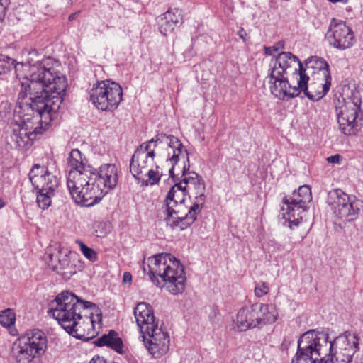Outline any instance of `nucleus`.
<instances>
[{
	"instance_id": "f257e3e1",
	"label": "nucleus",
	"mask_w": 363,
	"mask_h": 363,
	"mask_svg": "<svg viewBox=\"0 0 363 363\" xmlns=\"http://www.w3.org/2000/svg\"><path fill=\"white\" fill-rule=\"evenodd\" d=\"M38 55V52L35 49L28 53L30 83L28 87L30 97L26 100V92L21 91L15 108L19 104L33 107V104L39 101L42 105L39 106V108H33V115L38 112H49L50 116H54L63 101L67 87L66 79L54 69L52 58L46 57L35 61L34 57Z\"/></svg>"
},
{
	"instance_id": "f03ea898",
	"label": "nucleus",
	"mask_w": 363,
	"mask_h": 363,
	"mask_svg": "<svg viewBox=\"0 0 363 363\" xmlns=\"http://www.w3.org/2000/svg\"><path fill=\"white\" fill-rule=\"evenodd\" d=\"M181 177L167 194L163 208L167 225L184 230L196 220L206 196L204 181L197 173L188 172Z\"/></svg>"
},
{
	"instance_id": "7ed1b4c3",
	"label": "nucleus",
	"mask_w": 363,
	"mask_h": 363,
	"mask_svg": "<svg viewBox=\"0 0 363 363\" xmlns=\"http://www.w3.org/2000/svg\"><path fill=\"white\" fill-rule=\"evenodd\" d=\"M99 311L95 303L84 301L73 293L63 291L50 303L48 313L69 335L77 339H86L82 325H93L94 313Z\"/></svg>"
},
{
	"instance_id": "20e7f679",
	"label": "nucleus",
	"mask_w": 363,
	"mask_h": 363,
	"mask_svg": "<svg viewBox=\"0 0 363 363\" xmlns=\"http://www.w3.org/2000/svg\"><path fill=\"white\" fill-rule=\"evenodd\" d=\"M143 272L157 286H164L171 294H182L185 289L186 277L179 260L169 253L157 254L144 260Z\"/></svg>"
},
{
	"instance_id": "39448f33",
	"label": "nucleus",
	"mask_w": 363,
	"mask_h": 363,
	"mask_svg": "<svg viewBox=\"0 0 363 363\" xmlns=\"http://www.w3.org/2000/svg\"><path fill=\"white\" fill-rule=\"evenodd\" d=\"M42 103L37 101L33 104V107L26 104H19L14 108V119L16 124L10 140L14 143L16 147L28 149L37 138L46 130L54 116H50L49 112H38L33 115V108H39Z\"/></svg>"
},
{
	"instance_id": "423d86ee",
	"label": "nucleus",
	"mask_w": 363,
	"mask_h": 363,
	"mask_svg": "<svg viewBox=\"0 0 363 363\" xmlns=\"http://www.w3.org/2000/svg\"><path fill=\"white\" fill-rule=\"evenodd\" d=\"M297 86H292L297 90L298 96L301 92L311 101L323 98L329 91L331 85V76L329 65L325 60L318 57H312L306 62L305 70L295 73Z\"/></svg>"
},
{
	"instance_id": "0eeeda50",
	"label": "nucleus",
	"mask_w": 363,
	"mask_h": 363,
	"mask_svg": "<svg viewBox=\"0 0 363 363\" xmlns=\"http://www.w3.org/2000/svg\"><path fill=\"white\" fill-rule=\"evenodd\" d=\"M86 180L84 186L74 196V201L82 206L89 207L98 203L116 186L118 169L114 164H103L97 172L91 167L90 176Z\"/></svg>"
},
{
	"instance_id": "6e6552de",
	"label": "nucleus",
	"mask_w": 363,
	"mask_h": 363,
	"mask_svg": "<svg viewBox=\"0 0 363 363\" xmlns=\"http://www.w3.org/2000/svg\"><path fill=\"white\" fill-rule=\"evenodd\" d=\"M362 99L354 86H344L335 103V113L340 130L346 135H356L363 126Z\"/></svg>"
},
{
	"instance_id": "1a4fd4ad",
	"label": "nucleus",
	"mask_w": 363,
	"mask_h": 363,
	"mask_svg": "<svg viewBox=\"0 0 363 363\" xmlns=\"http://www.w3.org/2000/svg\"><path fill=\"white\" fill-rule=\"evenodd\" d=\"M298 65V73L305 70L298 58L289 52H282L272 61L271 68L268 77L271 93L279 99L285 98H294L297 95V90L292 88L287 77L285 76L288 69Z\"/></svg>"
},
{
	"instance_id": "9d476101",
	"label": "nucleus",
	"mask_w": 363,
	"mask_h": 363,
	"mask_svg": "<svg viewBox=\"0 0 363 363\" xmlns=\"http://www.w3.org/2000/svg\"><path fill=\"white\" fill-rule=\"evenodd\" d=\"M29 179L37 190L36 202L39 208L48 209L52 205V199L60 186V178L38 164L33 165L29 172Z\"/></svg>"
},
{
	"instance_id": "9b49d317",
	"label": "nucleus",
	"mask_w": 363,
	"mask_h": 363,
	"mask_svg": "<svg viewBox=\"0 0 363 363\" xmlns=\"http://www.w3.org/2000/svg\"><path fill=\"white\" fill-rule=\"evenodd\" d=\"M90 101L102 111H113L123 99V89L119 84L110 80L97 82L89 91Z\"/></svg>"
},
{
	"instance_id": "f8f14e48",
	"label": "nucleus",
	"mask_w": 363,
	"mask_h": 363,
	"mask_svg": "<svg viewBox=\"0 0 363 363\" xmlns=\"http://www.w3.org/2000/svg\"><path fill=\"white\" fill-rule=\"evenodd\" d=\"M311 201V190L308 185H303L291 196L284 197L283 202L286 206L281 208L282 217L289 222L291 228L302 222Z\"/></svg>"
},
{
	"instance_id": "ddd939ff",
	"label": "nucleus",
	"mask_w": 363,
	"mask_h": 363,
	"mask_svg": "<svg viewBox=\"0 0 363 363\" xmlns=\"http://www.w3.org/2000/svg\"><path fill=\"white\" fill-rule=\"evenodd\" d=\"M359 337L350 331H345L333 340H329L328 357L330 363H351L355 353L359 350Z\"/></svg>"
},
{
	"instance_id": "4468645a",
	"label": "nucleus",
	"mask_w": 363,
	"mask_h": 363,
	"mask_svg": "<svg viewBox=\"0 0 363 363\" xmlns=\"http://www.w3.org/2000/svg\"><path fill=\"white\" fill-rule=\"evenodd\" d=\"M326 203L334 216L343 222L354 221L360 213L359 201L356 196L347 194L340 189L330 191Z\"/></svg>"
},
{
	"instance_id": "2eb2a0df",
	"label": "nucleus",
	"mask_w": 363,
	"mask_h": 363,
	"mask_svg": "<svg viewBox=\"0 0 363 363\" xmlns=\"http://www.w3.org/2000/svg\"><path fill=\"white\" fill-rule=\"evenodd\" d=\"M328 347V334L311 330L299 337L296 352L299 355L319 363L322 359H327Z\"/></svg>"
},
{
	"instance_id": "dca6fc26",
	"label": "nucleus",
	"mask_w": 363,
	"mask_h": 363,
	"mask_svg": "<svg viewBox=\"0 0 363 363\" xmlns=\"http://www.w3.org/2000/svg\"><path fill=\"white\" fill-rule=\"evenodd\" d=\"M67 164L70 169L67 178V186L74 200V196L77 195V191H80L88 176H90L91 167L86 164V160L82 157V152L78 149H73L70 152Z\"/></svg>"
},
{
	"instance_id": "f3484780",
	"label": "nucleus",
	"mask_w": 363,
	"mask_h": 363,
	"mask_svg": "<svg viewBox=\"0 0 363 363\" xmlns=\"http://www.w3.org/2000/svg\"><path fill=\"white\" fill-rule=\"evenodd\" d=\"M155 145L152 140L140 144L132 156L130 163V171L138 180L143 176L145 171L155 166Z\"/></svg>"
},
{
	"instance_id": "a211bd4d",
	"label": "nucleus",
	"mask_w": 363,
	"mask_h": 363,
	"mask_svg": "<svg viewBox=\"0 0 363 363\" xmlns=\"http://www.w3.org/2000/svg\"><path fill=\"white\" fill-rule=\"evenodd\" d=\"M325 38L330 45L343 50L353 45L354 39L352 29L342 21L332 18Z\"/></svg>"
},
{
	"instance_id": "6ab92c4d",
	"label": "nucleus",
	"mask_w": 363,
	"mask_h": 363,
	"mask_svg": "<svg viewBox=\"0 0 363 363\" xmlns=\"http://www.w3.org/2000/svg\"><path fill=\"white\" fill-rule=\"evenodd\" d=\"M142 337L146 349L154 358H160L169 351V337L161 327H155L149 333L142 334Z\"/></svg>"
},
{
	"instance_id": "aec40b11",
	"label": "nucleus",
	"mask_w": 363,
	"mask_h": 363,
	"mask_svg": "<svg viewBox=\"0 0 363 363\" xmlns=\"http://www.w3.org/2000/svg\"><path fill=\"white\" fill-rule=\"evenodd\" d=\"M134 315L141 334L149 333V331L158 326L154 311L150 304L140 302L134 308Z\"/></svg>"
},
{
	"instance_id": "412c9836",
	"label": "nucleus",
	"mask_w": 363,
	"mask_h": 363,
	"mask_svg": "<svg viewBox=\"0 0 363 363\" xmlns=\"http://www.w3.org/2000/svg\"><path fill=\"white\" fill-rule=\"evenodd\" d=\"M77 255L75 252L60 247L56 254L49 255L48 264L54 271L57 272L68 269V273L72 275L76 272L74 261Z\"/></svg>"
},
{
	"instance_id": "4be33fe9",
	"label": "nucleus",
	"mask_w": 363,
	"mask_h": 363,
	"mask_svg": "<svg viewBox=\"0 0 363 363\" xmlns=\"http://www.w3.org/2000/svg\"><path fill=\"white\" fill-rule=\"evenodd\" d=\"M19 339L37 357L44 354L47 349V336L41 330H28Z\"/></svg>"
},
{
	"instance_id": "5701e85b",
	"label": "nucleus",
	"mask_w": 363,
	"mask_h": 363,
	"mask_svg": "<svg viewBox=\"0 0 363 363\" xmlns=\"http://www.w3.org/2000/svg\"><path fill=\"white\" fill-rule=\"evenodd\" d=\"M167 162H169L171 167L169 170V176L174 178V170L176 165L179 163L181 160H183V167H182L181 172L182 174H188V172H191L189 170L190 164H189V156L187 150L185 146L182 144L177 147H173V149L169 150L167 152Z\"/></svg>"
},
{
	"instance_id": "b1692460",
	"label": "nucleus",
	"mask_w": 363,
	"mask_h": 363,
	"mask_svg": "<svg viewBox=\"0 0 363 363\" xmlns=\"http://www.w3.org/2000/svg\"><path fill=\"white\" fill-rule=\"evenodd\" d=\"M158 28L163 35L172 33L175 27L182 23V11L178 8L169 9L157 18Z\"/></svg>"
},
{
	"instance_id": "393cba45",
	"label": "nucleus",
	"mask_w": 363,
	"mask_h": 363,
	"mask_svg": "<svg viewBox=\"0 0 363 363\" xmlns=\"http://www.w3.org/2000/svg\"><path fill=\"white\" fill-rule=\"evenodd\" d=\"M253 306L256 314L257 328H262L265 325L272 324L277 320L278 313L274 305L255 303Z\"/></svg>"
},
{
	"instance_id": "a878e982",
	"label": "nucleus",
	"mask_w": 363,
	"mask_h": 363,
	"mask_svg": "<svg viewBox=\"0 0 363 363\" xmlns=\"http://www.w3.org/2000/svg\"><path fill=\"white\" fill-rule=\"evenodd\" d=\"M256 314L253 304L250 307L240 308L236 316L235 325L240 331L257 328Z\"/></svg>"
},
{
	"instance_id": "bb28decb",
	"label": "nucleus",
	"mask_w": 363,
	"mask_h": 363,
	"mask_svg": "<svg viewBox=\"0 0 363 363\" xmlns=\"http://www.w3.org/2000/svg\"><path fill=\"white\" fill-rule=\"evenodd\" d=\"M95 343L99 347L107 346L118 354L125 353L123 341L114 330H111L108 334L103 335L95 341Z\"/></svg>"
},
{
	"instance_id": "cd10ccee",
	"label": "nucleus",
	"mask_w": 363,
	"mask_h": 363,
	"mask_svg": "<svg viewBox=\"0 0 363 363\" xmlns=\"http://www.w3.org/2000/svg\"><path fill=\"white\" fill-rule=\"evenodd\" d=\"M26 345L18 338V342L16 343L13 348V356L16 363H30L34 358L37 357Z\"/></svg>"
},
{
	"instance_id": "c85d7f7f",
	"label": "nucleus",
	"mask_w": 363,
	"mask_h": 363,
	"mask_svg": "<svg viewBox=\"0 0 363 363\" xmlns=\"http://www.w3.org/2000/svg\"><path fill=\"white\" fill-rule=\"evenodd\" d=\"M150 140L153 141V144L155 145V148L160 144L166 145L167 146V151L173 149V147H174L183 144L178 138L172 135H167L163 133H157Z\"/></svg>"
},
{
	"instance_id": "c756f323",
	"label": "nucleus",
	"mask_w": 363,
	"mask_h": 363,
	"mask_svg": "<svg viewBox=\"0 0 363 363\" xmlns=\"http://www.w3.org/2000/svg\"><path fill=\"white\" fill-rule=\"evenodd\" d=\"M155 170L153 169V167L148 168L147 171L144 172L143 176H140L139 181L141 182L142 185H154L160 182L161 174L157 171L159 167L155 164Z\"/></svg>"
},
{
	"instance_id": "7c9ffc66",
	"label": "nucleus",
	"mask_w": 363,
	"mask_h": 363,
	"mask_svg": "<svg viewBox=\"0 0 363 363\" xmlns=\"http://www.w3.org/2000/svg\"><path fill=\"white\" fill-rule=\"evenodd\" d=\"M16 313L11 308L0 311V325L8 329L11 333V327L15 324Z\"/></svg>"
},
{
	"instance_id": "2f4dec72",
	"label": "nucleus",
	"mask_w": 363,
	"mask_h": 363,
	"mask_svg": "<svg viewBox=\"0 0 363 363\" xmlns=\"http://www.w3.org/2000/svg\"><path fill=\"white\" fill-rule=\"evenodd\" d=\"M76 243L78 244L82 253L88 260L91 262L97 261L98 255L97 252L94 250L89 247L82 241L77 240Z\"/></svg>"
},
{
	"instance_id": "473e14b6",
	"label": "nucleus",
	"mask_w": 363,
	"mask_h": 363,
	"mask_svg": "<svg viewBox=\"0 0 363 363\" xmlns=\"http://www.w3.org/2000/svg\"><path fill=\"white\" fill-rule=\"evenodd\" d=\"M95 235L100 238L105 237L110 231L109 225L106 222L96 221L93 224Z\"/></svg>"
},
{
	"instance_id": "72a5a7b5",
	"label": "nucleus",
	"mask_w": 363,
	"mask_h": 363,
	"mask_svg": "<svg viewBox=\"0 0 363 363\" xmlns=\"http://www.w3.org/2000/svg\"><path fill=\"white\" fill-rule=\"evenodd\" d=\"M15 60L4 55H0V75L6 73L15 64Z\"/></svg>"
},
{
	"instance_id": "f704fd0d",
	"label": "nucleus",
	"mask_w": 363,
	"mask_h": 363,
	"mask_svg": "<svg viewBox=\"0 0 363 363\" xmlns=\"http://www.w3.org/2000/svg\"><path fill=\"white\" fill-rule=\"evenodd\" d=\"M269 288L265 282L257 284L255 288V294L257 297H262L269 293Z\"/></svg>"
},
{
	"instance_id": "c9c22d12",
	"label": "nucleus",
	"mask_w": 363,
	"mask_h": 363,
	"mask_svg": "<svg viewBox=\"0 0 363 363\" xmlns=\"http://www.w3.org/2000/svg\"><path fill=\"white\" fill-rule=\"evenodd\" d=\"M284 41H279L273 46L264 47V52L266 55H272L274 52H279L284 48Z\"/></svg>"
},
{
	"instance_id": "e433bc0d",
	"label": "nucleus",
	"mask_w": 363,
	"mask_h": 363,
	"mask_svg": "<svg viewBox=\"0 0 363 363\" xmlns=\"http://www.w3.org/2000/svg\"><path fill=\"white\" fill-rule=\"evenodd\" d=\"M291 363H316L314 360L307 359L306 357L299 355L298 353H296V355L293 357Z\"/></svg>"
},
{
	"instance_id": "4c0bfd02",
	"label": "nucleus",
	"mask_w": 363,
	"mask_h": 363,
	"mask_svg": "<svg viewBox=\"0 0 363 363\" xmlns=\"http://www.w3.org/2000/svg\"><path fill=\"white\" fill-rule=\"evenodd\" d=\"M340 156L339 155H332L327 158V160L330 163H338L340 161Z\"/></svg>"
},
{
	"instance_id": "58836bf2",
	"label": "nucleus",
	"mask_w": 363,
	"mask_h": 363,
	"mask_svg": "<svg viewBox=\"0 0 363 363\" xmlns=\"http://www.w3.org/2000/svg\"><path fill=\"white\" fill-rule=\"evenodd\" d=\"M89 363H106V360L103 358L99 357V355L94 356Z\"/></svg>"
},
{
	"instance_id": "ea45409f",
	"label": "nucleus",
	"mask_w": 363,
	"mask_h": 363,
	"mask_svg": "<svg viewBox=\"0 0 363 363\" xmlns=\"http://www.w3.org/2000/svg\"><path fill=\"white\" fill-rule=\"evenodd\" d=\"M124 283H130L132 281V275L130 272H124L123 276Z\"/></svg>"
},
{
	"instance_id": "a19ab883",
	"label": "nucleus",
	"mask_w": 363,
	"mask_h": 363,
	"mask_svg": "<svg viewBox=\"0 0 363 363\" xmlns=\"http://www.w3.org/2000/svg\"><path fill=\"white\" fill-rule=\"evenodd\" d=\"M5 11L6 7L4 6L3 3L0 2V23L2 21L5 16Z\"/></svg>"
},
{
	"instance_id": "79ce46f5",
	"label": "nucleus",
	"mask_w": 363,
	"mask_h": 363,
	"mask_svg": "<svg viewBox=\"0 0 363 363\" xmlns=\"http://www.w3.org/2000/svg\"><path fill=\"white\" fill-rule=\"evenodd\" d=\"M351 363H363V354L359 355L357 354Z\"/></svg>"
},
{
	"instance_id": "37998d69",
	"label": "nucleus",
	"mask_w": 363,
	"mask_h": 363,
	"mask_svg": "<svg viewBox=\"0 0 363 363\" xmlns=\"http://www.w3.org/2000/svg\"><path fill=\"white\" fill-rule=\"evenodd\" d=\"M79 11L72 13L69 16V21H72L74 20L76 18V17L79 15Z\"/></svg>"
},
{
	"instance_id": "c03bdc74",
	"label": "nucleus",
	"mask_w": 363,
	"mask_h": 363,
	"mask_svg": "<svg viewBox=\"0 0 363 363\" xmlns=\"http://www.w3.org/2000/svg\"><path fill=\"white\" fill-rule=\"evenodd\" d=\"M91 327L94 328V325L92 326V325H91L90 326H87L86 324L82 325V328H84V331L86 330V328H87V330H89ZM84 334H86V333H84ZM87 335H89V333H86V335H85V337H86L85 340L89 339V337H88Z\"/></svg>"
},
{
	"instance_id": "a18cd8bd",
	"label": "nucleus",
	"mask_w": 363,
	"mask_h": 363,
	"mask_svg": "<svg viewBox=\"0 0 363 363\" xmlns=\"http://www.w3.org/2000/svg\"><path fill=\"white\" fill-rule=\"evenodd\" d=\"M246 35V33L245 32L243 28H241L238 32V35L240 38L245 40L244 35Z\"/></svg>"
},
{
	"instance_id": "49530a36",
	"label": "nucleus",
	"mask_w": 363,
	"mask_h": 363,
	"mask_svg": "<svg viewBox=\"0 0 363 363\" xmlns=\"http://www.w3.org/2000/svg\"><path fill=\"white\" fill-rule=\"evenodd\" d=\"M328 1L332 3H337V2H341L343 4L347 3V0H328Z\"/></svg>"
},
{
	"instance_id": "de8ad7c7",
	"label": "nucleus",
	"mask_w": 363,
	"mask_h": 363,
	"mask_svg": "<svg viewBox=\"0 0 363 363\" xmlns=\"http://www.w3.org/2000/svg\"><path fill=\"white\" fill-rule=\"evenodd\" d=\"M6 203L0 198V209L4 207Z\"/></svg>"
},
{
	"instance_id": "09e8293b",
	"label": "nucleus",
	"mask_w": 363,
	"mask_h": 363,
	"mask_svg": "<svg viewBox=\"0 0 363 363\" xmlns=\"http://www.w3.org/2000/svg\"><path fill=\"white\" fill-rule=\"evenodd\" d=\"M96 318H97L99 321H101V314H97V315H96Z\"/></svg>"
},
{
	"instance_id": "8fccbe9b",
	"label": "nucleus",
	"mask_w": 363,
	"mask_h": 363,
	"mask_svg": "<svg viewBox=\"0 0 363 363\" xmlns=\"http://www.w3.org/2000/svg\"><path fill=\"white\" fill-rule=\"evenodd\" d=\"M67 3H71V0H67Z\"/></svg>"
}]
</instances>
